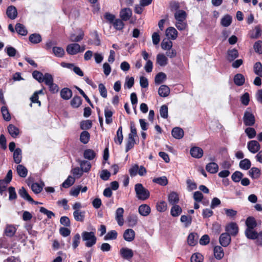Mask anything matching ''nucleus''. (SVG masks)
<instances>
[{
	"mask_svg": "<svg viewBox=\"0 0 262 262\" xmlns=\"http://www.w3.org/2000/svg\"><path fill=\"white\" fill-rule=\"evenodd\" d=\"M81 237L83 241L85 242V246L87 247H92L96 244L97 238L95 233L93 231H84L81 233Z\"/></svg>",
	"mask_w": 262,
	"mask_h": 262,
	"instance_id": "f257e3e1",
	"label": "nucleus"
},
{
	"mask_svg": "<svg viewBox=\"0 0 262 262\" xmlns=\"http://www.w3.org/2000/svg\"><path fill=\"white\" fill-rule=\"evenodd\" d=\"M137 198L140 200H145L149 197V191L142 184L138 183L135 186Z\"/></svg>",
	"mask_w": 262,
	"mask_h": 262,
	"instance_id": "f03ea898",
	"label": "nucleus"
},
{
	"mask_svg": "<svg viewBox=\"0 0 262 262\" xmlns=\"http://www.w3.org/2000/svg\"><path fill=\"white\" fill-rule=\"evenodd\" d=\"M244 123L246 126H252L255 123V117L250 107H248L244 113L243 117Z\"/></svg>",
	"mask_w": 262,
	"mask_h": 262,
	"instance_id": "7ed1b4c3",
	"label": "nucleus"
},
{
	"mask_svg": "<svg viewBox=\"0 0 262 262\" xmlns=\"http://www.w3.org/2000/svg\"><path fill=\"white\" fill-rule=\"evenodd\" d=\"M225 230L230 236H235L238 233V227L236 223L231 222L226 225Z\"/></svg>",
	"mask_w": 262,
	"mask_h": 262,
	"instance_id": "20e7f679",
	"label": "nucleus"
},
{
	"mask_svg": "<svg viewBox=\"0 0 262 262\" xmlns=\"http://www.w3.org/2000/svg\"><path fill=\"white\" fill-rule=\"evenodd\" d=\"M80 46L77 43H72L67 46L66 51L70 55H76L79 53Z\"/></svg>",
	"mask_w": 262,
	"mask_h": 262,
	"instance_id": "39448f33",
	"label": "nucleus"
},
{
	"mask_svg": "<svg viewBox=\"0 0 262 262\" xmlns=\"http://www.w3.org/2000/svg\"><path fill=\"white\" fill-rule=\"evenodd\" d=\"M119 253L121 257L126 260H130L134 256L133 251L128 248H122L120 249Z\"/></svg>",
	"mask_w": 262,
	"mask_h": 262,
	"instance_id": "423d86ee",
	"label": "nucleus"
},
{
	"mask_svg": "<svg viewBox=\"0 0 262 262\" xmlns=\"http://www.w3.org/2000/svg\"><path fill=\"white\" fill-rule=\"evenodd\" d=\"M248 150L253 154H255L260 149V144L256 140H251L247 144Z\"/></svg>",
	"mask_w": 262,
	"mask_h": 262,
	"instance_id": "0eeeda50",
	"label": "nucleus"
},
{
	"mask_svg": "<svg viewBox=\"0 0 262 262\" xmlns=\"http://www.w3.org/2000/svg\"><path fill=\"white\" fill-rule=\"evenodd\" d=\"M231 237L227 233H223L219 238L220 244L224 247H227L231 243Z\"/></svg>",
	"mask_w": 262,
	"mask_h": 262,
	"instance_id": "6e6552de",
	"label": "nucleus"
},
{
	"mask_svg": "<svg viewBox=\"0 0 262 262\" xmlns=\"http://www.w3.org/2000/svg\"><path fill=\"white\" fill-rule=\"evenodd\" d=\"M124 209L120 207L117 208L115 212V219L119 226H122L124 224L123 219Z\"/></svg>",
	"mask_w": 262,
	"mask_h": 262,
	"instance_id": "1a4fd4ad",
	"label": "nucleus"
},
{
	"mask_svg": "<svg viewBox=\"0 0 262 262\" xmlns=\"http://www.w3.org/2000/svg\"><path fill=\"white\" fill-rule=\"evenodd\" d=\"M18 194L22 198L31 203H35V204H37L38 203V202H35L33 201L24 187H22L19 190Z\"/></svg>",
	"mask_w": 262,
	"mask_h": 262,
	"instance_id": "9d476101",
	"label": "nucleus"
},
{
	"mask_svg": "<svg viewBox=\"0 0 262 262\" xmlns=\"http://www.w3.org/2000/svg\"><path fill=\"white\" fill-rule=\"evenodd\" d=\"M132 15V11L130 8H123L120 12V16L122 20L127 21L130 19Z\"/></svg>",
	"mask_w": 262,
	"mask_h": 262,
	"instance_id": "9b49d317",
	"label": "nucleus"
},
{
	"mask_svg": "<svg viewBox=\"0 0 262 262\" xmlns=\"http://www.w3.org/2000/svg\"><path fill=\"white\" fill-rule=\"evenodd\" d=\"M190 154L192 157L200 159L203 155V150L200 147L194 146L190 149Z\"/></svg>",
	"mask_w": 262,
	"mask_h": 262,
	"instance_id": "f8f14e48",
	"label": "nucleus"
},
{
	"mask_svg": "<svg viewBox=\"0 0 262 262\" xmlns=\"http://www.w3.org/2000/svg\"><path fill=\"white\" fill-rule=\"evenodd\" d=\"M84 32L82 30H80L77 35L75 33L71 34L69 37V39L71 41L76 43L82 40L84 37Z\"/></svg>",
	"mask_w": 262,
	"mask_h": 262,
	"instance_id": "ddd939ff",
	"label": "nucleus"
},
{
	"mask_svg": "<svg viewBox=\"0 0 262 262\" xmlns=\"http://www.w3.org/2000/svg\"><path fill=\"white\" fill-rule=\"evenodd\" d=\"M6 14L10 19H15L17 16V11L16 7L13 6L8 7L6 10Z\"/></svg>",
	"mask_w": 262,
	"mask_h": 262,
	"instance_id": "4468645a",
	"label": "nucleus"
},
{
	"mask_svg": "<svg viewBox=\"0 0 262 262\" xmlns=\"http://www.w3.org/2000/svg\"><path fill=\"white\" fill-rule=\"evenodd\" d=\"M135 237V232L132 229H127L123 233V238L127 242H132Z\"/></svg>",
	"mask_w": 262,
	"mask_h": 262,
	"instance_id": "2eb2a0df",
	"label": "nucleus"
},
{
	"mask_svg": "<svg viewBox=\"0 0 262 262\" xmlns=\"http://www.w3.org/2000/svg\"><path fill=\"white\" fill-rule=\"evenodd\" d=\"M7 129L10 136L14 138L17 137L20 133L19 128L12 124L8 126Z\"/></svg>",
	"mask_w": 262,
	"mask_h": 262,
	"instance_id": "dca6fc26",
	"label": "nucleus"
},
{
	"mask_svg": "<svg viewBox=\"0 0 262 262\" xmlns=\"http://www.w3.org/2000/svg\"><path fill=\"white\" fill-rule=\"evenodd\" d=\"M165 34L169 39L174 40L177 37L178 31L174 28L170 27L166 29Z\"/></svg>",
	"mask_w": 262,
	"mask_h": 262,
	"instance_id": "f3484780",
	"label": "nucleus"
},
{
	"mask_svg": "<svg viewBox=\"0 0 262 262\" xmlns=\"http://www.w3.org/2000/svg\"><path fill=\"white\" fill-rule=\"evenodd\" d=\"M174 16L177 21H185L187 14L184 10H178L174 13Z\"/></svg>",
	"mask_w": 262,
	"mask_h": 262,
	"instance_id": "a211bd4d",
	"label": "nucleus"
},
{
	"mask_svg": "<svg viewBox=\"0 0 262 262\" xmlns=\"http://www.w3.org/2000/svg\"><path fill=\"white\" fill-rule=\"evenodd\" d=\"M171 134L174 138L181 139L184 136V131L181 128L176 127L172 129Z\"/></svg>",
	"mask_w": 262,
	"mask_h": 262,
	"instance_id": "6ab92c4d",
	"label": "nucleus"
},
{
	"mask_svg": "<svg viewBox=\"0 0 262 262\" xmlns=\"http://www.w3.org/2000/svg\"><path fill=\"white\" fill-rule=\"evenodd\" d=\"M238 56V52L236 49H232L228 50L227 59L229 62L233 61Z\"/></svg>",
	"mask_w": 262,
	"mask_h": 262,
	"instance_id": "aec40b11",
	"label": "nucleus"
},
{
	"mask_svg": "<svg viewBox=\"0 0 262 262\" xmlns=\"http://www.w3.org/2000/svg\"><path fill=\"white\" fill-rule=\"evenodd\" d=\"M77 162L80 166V168L84 172H89L91 168V164L90 162L85 160L78 159Z\"/></svg>",
	"mask_w": 262,
	"mask_h": 262,
	"instance_id": "412c9836",
	"label": "nucleus"
},
{
	"mask_svg": "<svg viewBox=\"0 0 262 262\" xmlns=\"http://www.w3.org/2000/svg\"><path fill=\"white\" fill-rule=\"evenodd\" d=\"M113 112L111 108L108 107H105L104 108V116L105 118V122L107 124H110L113 122L112 116Z\"/></svg>",
	"mask_w": 262,
	"mask_h": 262,
	"instance_id": "4be33fe9",
	"label": "nucleus"
},
{
	"mask_svg": "<svg viewBox=\"0 0 262 262\" xmlns=\"http://www.w3.org/2000/svg\"><path fill=\"white\" fill-rule=\"evenodd\" d=\"M16 229L12 225H7L4 230V233L8 237H12L16 233Z\"/></svg>",
	"mask_w": 262,
	"mask_h": 262,
	"instance_id": "5701e85b",
	"label": "nucleus"
},
{
	"mask_svg": "<svg viewBox=\"0 0 262 262\" xmlns=\"http://www.w3.org/2000/svg\"><path fill=\"white\" fill-rule=\"evenodd\" d=\"M168 201L170 204L172 205H177L179 201V197L177 193L171 192L168 196Z\"/></svg>",
	"mask_w": 262,
	"mask_h": 262,
	"instance_id": "b1692460",
	"label": "nucleus"
},
{
	"mask_svg": "<svg viewBox=\"0 0 262 262\" xmlns=\"http://www.w3.org/2000/svg\"><path fill=\"white\" fill-rule=\"evenodd\" d=\"M260 170L257 167H252L248 171L249 176L252 179H257L260 176Z\"/></svg>",
	"mask_w": 262,
	"mask_h": 262,
	"instance_id": "393cba45",
	"label": "nucleus"
},
{
	"mask_svg": "<svg viewBox=\"0 0 262 262\" xmlns=\"http://www.w3.org/2000/svg\"><path fill=\"white\" fill-rule=\"evenodd\" d=\"M138 211L141 215L146 216L150 213L151 210L148 205L142 204L139 207Z\"/></svg>",
	"mask_w": 262,
	"mask_h": 262,
	"instance_id": "a878e982",
	"label": "nucleus"
},
{
	"mask_svg": "<svg viewBox=\"0 0 262 262\" xmlns=\"http://www.w3.org/2000/svg\"><path fill=\"white\" fill-rule=\"evenodd\" d=\"M156 62L160 66L164 67L168 63V59L164 54H159L157 55Z\"/></svg>",
	"mask_w": 262,
	"mask_h": 262,
	"instance_id": "bb28decb",
	"label": "nucleus"
},
{
	"mask_svg": "<svg viewBox=\"0 0 262 262\" xmlns=\"http://www.w3.org/2000/svg\"><path fill=\"white\" fill-rule=\"evenodd\" d=\"M85 212L81 210H76L73 212V216L75 221L82 222L85 218Z\"/></svg>",
	"mask_w": 262,
	"mask_h": 262,
	"instance_id": "cd10ccee",
	"label": "nucleus"
},
{
	"mask_svg": "<svg viewBox=\"0 0 262 262\" xmlns=\"http://www.w3.org/2000/svg\"><path fill=\"white\" fill-rule=\"evenodd\" d=\"M123 139L122 127L120 126L117 131L116 135L114 138V142L115 143L120 145L122 143Z\"/></svg>",
	"mask_w": 262,
	"mask_h": 262,
	"instance_id": "c85d7f7f",
	"label": "nucleus"
},
{
	"mask_svg": "<svg viewBox=\"0 0 262 262\" xmlns=\"http://www.w3.org/2000/svg\"><path fill=\"white\" fill-rule=\"evenodd\" d=\"M170 93V89L166 85H162L158 90L159 95L162 97H166L169 95Z\"/></svg>",
	"mask_w": 262,
	"mask_h": 262,
	"instance_id": "c756f323",
	"label": "nucleus"
},
{
	"mask_svg": "<svg viewBox=\"0 0 262 262\" xmlns=\"http://www.w3.org/2000/svg\"><path fill=\"white\" fill-rule=\"evenodd\" d=\"M214 255L217 259H221L224 256L223 249L220 246H216L213 249Z\"/></svg>",
	"mask_w": 262,
	"mask_h": 262,
	"instance_id": "7c9ffc66",
	"label": "nucleus"
},
{
	"mask_svg": "<svg viewBox=\"0 0 262 262\" xmlns=\"http://www.w3.org/2000/svg\"><path fill=\"white\" fill-rule=\"evenodd\" d=\"M14 161L16 164H19L22 160V151L20 148L15 149L13 152Z\"/></svg>",
	"mask_w": 262,
	"mask_h": 262,
	"instance_id": "2f4dec72",
	"label": "nucleus"
},
{
	"mask_svg": "<svg viewBox=\"0 0 262 262\" xmlns=\"http://www.w3.org/2000/svg\"><path fill=\"white\" fill-rule=\"evenodd\" d=\"M60 96L62 99L69 100L72 96V92L70 89L64 88L61 90Z\"/></svg>",
	"mask_w": 262,
	"mask_h": 262,
	"instance_id": "473e14b6",
	"label": "nucleus"
},
{
	"mask_svg": "<svg viewBox=\"0 0 262 262\" xmlns=\"http://www.w3.org/2000/svg\"><path fill=\"white\" fill-rule=\"evenodd\" d=\"M15 30L18 34L22 36H26L28 33V31L25 26L20 23H17L16 24Z\"/></svg>",
	"mask_w": 262,
	"mask_h": 262,
	"instance_id": "72a5a7b5",
	"label": "nucleus"
},
{
	"mask_svg": "<svg viewBox=\"0 0 262 262\" xmlns=\"http://www.w3.org/2000/svg\"><path fill=\"white\" fill-rule=\"evenodd\" d=\"M29 41L33 44L40 43L42 40L41 35L38 33L31 34L29 37Z\"/></svg>",
	"mask_w": 262,
	"mask_h": 262,
	"instance_id": "f704fd0d",
	"label": "nucleus"
},
{
	"mask_svg": "<svg viewBox=\"0 0 262 262\" xmlns=\"http://www.w3.org/2000/svg\"><path fill=\"white\" fill-rule=\"evenodd\" d=\"M206 169L211 173H215L218 171L219 166L216 163L211 162L206 165Z\"/></svg>",
	"mask_w": 262,
	"mask_h": 262,
	"instance_id": "c9c22d12",
	"label": "nucleus"
},
{
	"mask_svg": "<svg viewBox=\"0 0 262 262\" xmlns=\"http://www.w3.org/2000/svg\"><path fill=\"white\" fill-rule=\"evenodd\" d=\"M18 174L21 178H25L28 174V169L23 165L19 164L16 167Z\"/></svg>",
	"mask_w": 262,
	"mask_h": 262,
	"instance_id": "e433bc0d",
	"label": "nucleus"
},
{
	"mask_svg": "<svg viewBox=\"0 0 262 262\" xmlns=\"http://www.w3.org/2000/svg\"><path fill=\"white\" fill-rule=\"evenodd\" d=\"M245 79L242 74H236L234 77V82L237 86H242L245 83Z\"/></svg>",
	"mask_w": 262,
	"mask_h": 262,
	"instance_id": "4c0bfd02",
	"label": "nucleus"
},
{
	"mask_svg": "<svg viewBox=\"0 0 262 262\" xmlns=\"http://www.w3.org/2000/svg\"><path fill=\"white\" fill-rule=\"evenodd\" d=\"M246 236L250 239H256L257 237L258 234L256 231L254 230V229H246L245 231Z\"/></svg>",
	"mask_w": 262,
	"mask_h": 262,
	"instance_id": "58836bf2",
	"label": "nucleus"
},
{
	"mask_svg": "<svg viewBox=\"0 0 262 262\" xmlns=\"http://www.w3.org/2000/svg\"><path fill=\"white\" fill-rule=\"evenodd\" d=\"M198 235L196 233H191L189 234L187 238V242L189 245L194 246L197 243Z\"/></svg>",
	"mask_w": 262,
	"mask_h": 262,
	"instance_id": "ea45409f",
	"label": "nucleus"
},
{
	"mask_svg": "<svg viewBox=\"0 0 262 262\" xmlns=\"http://www.w3.org/2000/svg\"><path fill=\"white\" fill-rule=\"evenodd\" d=\"M182 212V209L181 207L178 205H172V207L171 208L170 210V214L173 217H176L178 216L181 214V213Z\"/></svg>",
	"mask_w": 262,
	"mask_h": 262,
	"instance_id": "a19ab883",
	"label": "nucleus"
},
{
	"mask_svg": "<svg viewBox=\"0 0 262 262\" xmlns=\"http://www.w3.org/2000/svg\"><path fill=\"white\" fill-rule=\"evenodd\" d=\"M246 225L247 227L246 229H252L257 226V223L254 217L250 216L247 219Z\"/></svg>",
	"mask_w": 262,
	"mask_h": 262,
	"instance_id": "79ce46f5",
	"label": "nucleus"
},
{
	"mask_svg": "<svg viewBox=\"0 0 262 262\" xmlns=\"http://www.w3.org/2000/svg\"><path fill=\"white\" fill-rule=\"evenodd\" d=\"M251 165V161L248 159L242 160L239 163L240 168L245 170H248L250 168Z\"/></svg>",
	"mask_w": 262,
	"mask_h": 262,
	"instance_id": "37998d69",
	"label": "nucleus"
},
{
	"mask_svg": "<svg viewBox=\"0 0 262 262\" xmlns=\"http://www.w3.org/2000/svg\"><path fill=\"white\" fill-rule=\"evenodd\" d=\"M135 138L132 137L131 136L128 137V139L127 140V142L126 144L125 147V151L127 152L130 149L133 148L136 143Z\"/></svg>",
	"mask_w": 262,
	"mask_h": 262,
	"instance_id": "c03bdc74",
	"label": "nucleus"
},
{
	"mask_svg": "<svg viewBox=\"0 0 262 262\" xmlns=\"http://www.w3.org/2000/svg\"><path fill=\"white\" fill-rule=\"evenodd\" d=\"M96 156V153L91 149H88L84 151L83 157L89 160H92Z\"/></svg>",
	"mask_w": 262,
	"mask_h": 262,
	"instance_id": "a18cd8bd",
	"label": "nucleus"
},
{
	"mask_svg": "<svg viewBox=\"0 0 262 262\" xmlns=\"http://www.w3.org/2000/svg\"><path fill=\"white\" fill-rule=\"evenodd\" d=\"M152 182L161 186H166L168 183V180L165 176H163L154 178Z\"/></svg>",
	"mask_w": 262,
	"mask_h": 262,
	"instance_id": "49530a36",
	"label": "nucleus"
},
{
	"mask_svg": "<svg viewBox=\"0 0 262 262\" xmlns=\"http://www.w3.org/2000/svg\"><path fill=\"white\" fill-rule=\"evenodd\" d=\"M253 71L256 75L262 77V64L260 62H256L254 64Z\"/></svg>",
	"mask_w": 262,
	"mask_h": 262,
	"instance_id": "de8ad7c7",
	"label": "nucleus"
},
{
	"mask_svg": "<svg viewBox=\"0 0 262 262\" xmlns=\"http://www.w3.org/2000/svg\"><path fill=\"white\" fill-rule=\"evenodd\" d=\"M127 221L128 223L129 226L133 227L137 225L138 221V218L136 215L131 214L128 216Z\"/></svg>",
	"mask_w": 262,
	"mask_h": 262,
	"instance_id": "09e8293b",
	"label": "nucleus"
},
{
	"mask_svg": "<svg viewBox=\"0 0 262 262\" xmlns=\"http://www.w3.org/2000/svg\"><path fill=\"white\" fill-rule=\"evenodd\" d=\"M166 78V75L163 72L158 73L155 76V82L157 84L162 83Z\"/></svg>",
	"mask_w": 262,
	"mask_h": 262,
	"instance_id": "8fccbe9b",
	"label": "nucleus"
},
{
	"mask_svg": "<svg viewBox=\"0 0 262 262\" xmlns=\"http://www.w3.org/2000/svg\"><path fill=\"white\" fill-rule=\"evenodd\" d=\"M75 178L69 176L68 178L62 183L61 186L65 188H68L71 186L75 182Z\"/></svg>",
	"mask_w": 262,
	"mask_h": 262,
	"instance_id": "3c124183",
	"label": "nucleus"
},
{
	"mask_svg": "<svg viewBox=\"0 0 262 262\" xmlns=\"http://www.w3.org/2000/svg\"><path fill=\"white\" fill-rule=\"evenodd\" d=\"M1 112L3 117L5 121H9L11 120V115L7 106H2L1 108Z\"/></svg>",
	"mask_w": 262,
	"mask_h": 262,
	"instance_id": "603ef678",
	"label": "nucleus"
},
{
	"mask_svg": "<svg viewBox=\"0 0 262 262\" xmlns=\"http://www.w3.org/2000/svg\"><path fill=\"white\" fill-rule=\"evenodd\" d=\"M90 138V135L87 131H83L80 136V140L83 144H86L89 142Z\"/></svg>",
	"mask_w": 262,
	"mask_h": 262,
	"instance_id": "864d4df0",
	"label": "nucleus"
},
{
	"mask_svg": "<svg viewBox=\"0 0 262 262\" xmlns=\"http://www.w3.org/2000/svg\"><path fill=\"white\" fill-rule=\"evenodd\" d=\"M52 51L55 56L58 57H62L64 54V51L61 47H54Z\"/></svg>",
	"mask_w": 262,
	"mask_h": 262,
	"instance_id": "5fc2aeb1",
	"label": "nucleus"
},
{
	"mask_svg": "<svg viewBox=\"0 0 262 262\" xmlns=\"http://www.w3.org/2000/svg\"><path fill=\"white\" fill-rule=\"evenodd\" d=\"M82 99L78 96H74L71 101V105L73 107H78L81 104Z\"/></svg>",
	"mask_w": 262,
	"mask_h": 262,
	"instance_id": "6e6d98bb",
	"label": "nucleus"
},
{
	"mask_svg": "<svg viewBox=\"0 0 262 262\" xmlns=\"http://www.w3.org/2000/svg\"><path fill=\"white\" fill-rule=\"evenodd\" d=\"M118 233L116 230H112L107 232L105 235L104 239L105 241L115 239L117 238Z\"/></svg>",
	"mask_w": 262,
	"mask_h": 262,
	"instance_id": "4d7b16f0",
	"label": "nucleus"
},
{
	"mask_svg": "<svg viewBox=\"0 0 262 262\" xmlns=\"http://www.w3.org/2000/svg\"><path fill=\"white\" fill-rule=\"evenodd\" d=\"M181 222L184 223L185 227L189 226L192 222V217L188 215H182L180 219Z\"/></svg>",
	"mask_w": 262,
	"mask_h": 262,
	"instance_id": "13d9d810",
	"label": "nucleus"
},
{
	"mask_svg": "<svg viewBox=\"0 0 262 262\" xmlns=\"http://www.w3.org/2000/svg\"><path fill=\"white\" fill-rule=\"evenodd\" d=\"M80 242V235L79 233H76L74 235L72 239V247L76 249L79 246Z\"/></svg>",
	"mask_w": 262,
	"mask_h": 262,
	"instance_id": "bf43d9fd",
	"label": "nucleus"
},
{
	"mask_svg": "<svg viewBox=\"0 0 262 262\" xmlns=\"http://www.w3.org/2000/svg\"><path fill=\"white\" fill-rule=\"evenodd\" d=\"M161 48L164 50L170 49L172 47V42L171 41L164 39L161 42Z\"/></svg>",
	"mask_w": 262,
	"mask_h": 262,
	"instance_id": "052dcab7",
	"label": "nucleus"
},
{
	"mask_svg": "<svg viewBox=\"0 0 262 262\" xmlns=\"http://www.w3.org/2000/svg\"><path fill=\"white\" fill-rule=\"evenodd\" d=\"M232 21V17L229 15H226L222 18L221 20V24L224 27H228L230 25Z\"/></svg>",
	"mask_w": 262,
	"mask_h": 262,
	"instance_id": "680f3d73",
	"label": "nucleus"
},
{
	"mask_svg": "<svg viewBox=\"0 0 262 262\" xmlns=\"http://www.w3.org/2000/svg\"><path fill=\"white\" fill-rule=\"evenodd\" d=\"M243 177L242 172L239 171H235L231 176L233 181L235 183L239 182Z\"/></svg>",
	"mask_w": 262,
	"mask_h": 262,
	"instance_id": "e2e57ef3",
	"label": "nucleus"
},
{
	"mask_svg": "<svg viewBox=\"0 0 262 262\" xmlns=\"http://www.w3.org/2000/svg\"><path fill=\"white\" fill-rule=\"evenodd\" d=\"M190 260L191 262H202L203 256L201 253H194L192 255Z\"/></svg>",
	"mask_w": 262,
	"mask_h": 262,
	"instance_id": "0e129e2a",
	"label": "nucleus"
},
{
	"mask_svg": "<svg viewBox=\"0 0 262 262\" xmlns=\"http://www.w3.org/2000/svg\"><path fill=\"white\" fill-rule=\"evenodd\" d=\"M123 20L120 19H115L112 23L114 27L118 30H122L124 27V23L122 21Z\"/></svg>",
	"mask_w": 262,
	"mask_h": 262,
	"instance_id": "69168bd1",
	"label": "nucleus"
},
{
	"mask_svg": "<svg viewBox=\"0 0 262 262\" xmlns=\"http://www.w3.org/2000/svg\"><path fill=\"white\" fill-rule=\"evenodd\" d=\"M43 75L42 73L38 71H34L32 73L33 77L37 80L39 82H42L43 81Z\"/></svg>",
	"mask_w": 262,
	"mask_h": 262,
	"instance_id": "338daca9",
	"label": "nucleus"
},
{
	"mask_svg": "<svg viewBox=\"0 0 262 262\" xmlns=\"http://www.w3.org/2000/svg\"><path fill=\"white\" fill-rule=\"evenodd\" d=\"M253 48L255 52L259 54H262V41L258 40L255 42Z\"/></svg>",
	"mask_w": 262,
	"mask_h": 262,
	"instance_id": "774afa93",
	"label": "nucleus"
}]
</instances>
